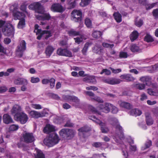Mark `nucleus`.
Listing matches in <instances>:
<instances>
[{"label":"nucleus","mask_w":158,"mask_h":158,"mask_svg":"<svg viewBox=\"0 0 158 158\" xmlns=\"http://www.w3.org/2000/svg\"><path fill=\"white\" fill-rule=\"evenodd\" d=\"M110 124L112 125L115 129L114 132L116 137L114 139L117 143H119L120 141V139L123 138L124 135L123 132V128L120 125L118 119L115 118H111L109 119Z\"/></svg>","instance_id":"nucleus-1"},{"label":"nucleus","mask_w":158,"mask_h":158,"mask_svg":"<svg viewBox=\"0 0 158 158\" xmlns=\"http://www.w3.org/2000/svg\"><path fill=\"white\" fill-rule=\"evenodd\" d=\"M18 5L17 4L15 3L11 6L10 7V10L12 11L13 13V16L14 18V19H23L26 17L25 15L23 13L17 11Z\"/></svg>","instance_id":"nucleus-2"},{"label":"nucleus","mask_w":158,"mask_h":158,"mask_svg":"<svg viewBox=\"0 0 158 158\" xmlns=\"http://www.w3.org/2000/svg\"><path fill=\"white\" fill-rule=\"evenodd\" d=\"M14 119L15 121L19 122L21 124H24L27 122L28 117L27 115L23 111L16 115H14Z\"/></svg>","instance_id":"nucleus-3"},{"label":"nucleus","mask_w":158,"mask_h":158,"mask_svg":"<svg viewBox=\"0 0 158 158\" xmlns=\"http://www.w3.org/2000/svg\"><path fill=\"white\" fill-rule=\"evenodd\" d=\"M22 140L24 142L28 143L34 142L35 139L33 133L25 131L22 134Z\"/></svg>","instance_id":"nucleus-4"},{"label":"nucleus","mask_w":158,"mask_h":158,"mask_svg":"<svg viewBox=\"0 0 158 158\" xmlns=\"http://www.w3.org/2000/svg\"><path fill=\"white\" fill-rule=\"evenodd\" d=\"M26 49V43L24 40H23L19 45L17 46L16 49L17 56L19 58L22 57L23 55V52Z\"/></svg>","instance_id":"nucleus-5"},{"label":"nucleus","mask_w":158,"mask_h":158,"mask_svg":"<svg viewBox=\"0 0 158 158\" xmlns=\"http://www.w3.org/2000/svg\"><path fill=\"white\" fill-rule=\"evenodd\" d=\"M82 12L79 10H74L71 13V19L75 22H80L82 19Z\"/></svg>","instance_id":"nucleus-6"},{"label":"nucleus","mask_w":158,"mask_h":158,"mask_svg":"<svg viewBox=\"0 0 158 158\" xmlns=\"http://www.w3.org/2000/svg\"><path fill=\"white\" fill-rule=\"evenodd\" d=\"M2 31L4 35L6 36H10L13 35L14 28L11 25H5L3 27Z\"/></svg>","instance_id":"nucleus-7"},{"label":"nucleus","mask_w":158,"mask_h":158,"mask_svg":"<svg viewBox=\"0 0 158 158\" xmlns=\"http://www.w3.org/2000/svg\"><path fill=\"white\" fill-rule=\"evenodd\" d=\"M51 10L53 12L62 13L65 10L61 4L59 3H53L50 8Z\"/></svg>","instance_id":"nucleus-8"},{"label":"nucleus","mask_w":158,"mask_h":158,"mask_svg":"<svg viewBox=\"0 0 158 158\" xmlns=\"http://www.w3.org/2000/svg\"><path fill=\"white\" fill-rule=\"evenodd\" d=\"M90 130L89 127L87 126H84L78 129V134L81 138H85L89 135L88 133L87 132Z\"/></svg>","instance_id":"nucleus-9"},{"label":"nucleus","mask_w":158,"mask_h":158,"mask_svg":"<svg viewBox=\"0 0 158 158\" xmlns=\"http://www.w3.org/2000/svg\"><path fill=\"white\" fill-rule=\"evenodd\" d=\"M29 114L33 118H38L44 117L47 113L43 111L41 112H39L35 110H31L29 112Z\"/></svg>","instance_id":"nucleus-10"},{"label":"nucleus","mask_w":158,"mask_h":158,"mask_svg":"<svg viewBox=\"0 0 158 158\" xmlns=\"http://www.w3.org/2000/svg\"><path fill=\"white\" fill-rule=\"evenodd\" d=\"M70 102H73V105L77 108H82V104L80 102V100L76 96H70Z\"/></svg>","instance_id":"nucleus-11"},{"label":"nucleus","mask_w":158,"mask_h":158,"mask_svg":"<svg viewBox=\"0 0 158 158\" xmlns=\"http://www.w3.org/2000/svg\"><path fill=\"white\" fill-rule=\"evenodd\" d=\"M111 104L109 103H106L104 104H99L98 105V108L100 110L106 113H108L110 111Z\"/></svg>","instance_id":"nucleus-12"},{"label":"nucleus","mask_w":158,"mask_h":158,"mask_svg":"<svg viewBox=\"0 0 158 158\" xmlns=\"http://www.w3.org/2000/svg\"><path fill=\"white\" fill-rule=\"evenodd\" d=\"M59 134L61 138L66 139L69 137V129L63 128L59 132Z\"/></svg>","instance_id":"nucleus-13"},{"label":"nucleus","mask_w":158,"mask_h":158,"mask_svg":"<svg viewBox=\"0 0 158 158\" xmlns=\"http://www.w3.org/2000/svg\"><path fill=\"white\" fill-rule=\"evenodd\" d=\"M45 34H48L44 36V39L46 40H47L49 38L52 36L50 31L43 30L41 34L38 35L36 39L39 40H41L43 35Z\"/></svg>","instance_id":"nucleus-14"},{"label":"nucleus","mask_w":158,"mask_h":158,"mask_svg":"<svg viewBox=\"0 0 158 158\" xmlns=\"http://www.w3.org/2000/svg\"><path fill=\"white\" fill-rule=\"evenodd\" d=\"M55 131V127L50 124H47L44 127L43 132L46 134H49Z\"/></svg>","instance_id":"nucleus-15"},{"label":"nucleus","mask_w":158,"mask_h":158,"mask_svg":"<svg viewBox=\"0 0 158 158\" xmlns=\"http://www.w3.org/2000/svg\"><path fill=\"white\" fill-rule=\"evenodd\" d=\"M92 50L94 52L100 54L103 52V48L100 45L96 43L95 46L92 48Z\"/></svg>","instance_id":"nucleus-16"},{"label":"nucleus","mask_w":158,"mask_h":158,"mask_svg":"<svg viewBox=\"0 0 158 158\" xmlns=\"http://www.w3.org/2000/svg\"><path fill=\"white\" fill-rule=\"evenodd\" d=\"M22 108L20 106L17 104L15 105L11 110V114L16 115L18 113H19L22 112Z\"/></svg>","instance_id":"nucleus-17"},{"label":"nucleus","mask_w":158,"mask_h":158,"mask_svg":"<svg viewBox=\"0 0 158 158\" xmlns=\"http://www.w3.org/2000/svg\"><path fill=\"white\" fill-rule=\"evenodd\" d=\"M36 18L38 20H49L51 18V16L49 13H44L43 15H37Z\"/></svg>","instance_id":"nucleus-18"},{"label":"nucleus","mask_w":158,"mask_h":158,"mask_svg":"<svg viewBox=\"0 0 158 158\" xmlns=\"http://www.w3.org/2000/svg\"><path fill=\"white\" fill-rule=\"evenodd\" d=\"M130 50L132 52H142L143 48L135 44H132L130 47Z\"/></svg>","instance_id":"nucleus-19"},{"label":"nucleus","mask_w":158,"mask_h":158,"mask_svg":"<svg viewBox=\"0 0 158 158\" xmlns=\"http://www.w3.org/2000/svg\"><path fill=\"white\" fill-rule=\"evenodd\" d=\"M3 120L4 123L6 124H9L13 122V121L10 116L8 114H5L3 115Z\"/></svg>","instance_id":"nucleus-20"},{"label":"nucleus","mask_w":158,"mask_h":158,"mask_svg":"<svg viewBox=\"0 0 158 158\" xmlns=\"http://www.w3.org/2000/svg\"><path fill=\"white\" fill-rule=\"evenodd\" d=\"M49 136L53 146L58 143L60 140L58 135L56 134H52Z\"/></svg>","instance_id":"nucleus-21"},{"label":"nucleus","mask_w":158,"mask_h":158,"mask_svg":"<svg viewBox=\"0 0 158 158\" xmlns=\"http://www.w3.org/2000/svg\"><path fill=\"white\" fill-rule=\"evenodd\" d=\"M57 54L60 56H69V51L66 49H58L57 51Z\"/></svg>","instance_id":"nucleus-22"},{"label":"nucleus","mask_w":158,"mask_h":158,"mask_svg":"<svg viewBox=\"0 0 158 158\" xmlns=\"http://www.w3.org/2000/svg\"><path fill=\"white\" fill-rule=\"evenodd\" d=\"M34 6V10L39 13L43 14V7L39 2H35Z\"/></svg>","instance_id":"nucleus-23"},{"label":"nucleus","mask_w":158,"mask_h":158,"mask_svg":"<svg viewBox=\"0 0 158 158\" xmlns=\"http://www.w3.org/2000/svg\"><path fill=\"white\" fill-rule=\"evenodd\" d=\"M54 50L55 48L52 46L48 45L47 47L45 49V53L48 57L50 56Z\"/></svg>","instance_id":"nucleus-24"},{"label":"nucleus","mask_w":158,"mask_h":158,"mask_svg":"<svg viewBox=\"0 0 158 158\" xmlns=\"http://www.w3.org/2000/svg\"><path fill=\"white\" fill-rule=\"evenodd\" d=\"M103 82L110 85L118 84L122 81L121 80H102Z\"/></svg>","instance_id":"nucleus-25"},{"label":"nucleus","mask_w":158,"mask_h":158,"mask_svg":"<svg viewBox=\"0 0 158 158\" xmlns=\"http://www.w3.org/2000/svg\"><path fill=\"white\" fill-rule=\"evenodd\" d=\"M98 124L101 126V130L102 133H106L109 132V129L106 127V123H102L101 121Z\"/></svg>","instance_id":"nucleus-26"},{"label":"nucleus","mask_w":158,"mask_h":158,"mask_svg":"<svg viewBox=\"0 0 158 158\" xmlns=\"http://www.w3.org/2000/svg\"><path fill=\"white\" fill-rule=\"evenodd\" d=\"M119 105L120 107L127 109H130L132 108V106L131 104L125 102H121L119 103Z\"/></svg>","instance_id":"nucleus-27"},{"label":"nucleus","mask_w":158,"mask_h":158,"mask_svg":"<svg viewBox=\"0 0 158 158\" xmlns=\"http://www.w3.org/2000/svg\"><path fill=\"white\" fill-rule=\"evenodd\" d=\"M84 73L85 72L84 71H80L79 72L78 74L80 76L82 77H86L84 79H94L95 78L94 76L90 75L89 74H85Z\"/></svg>","instance_id":"nucleus-28"},{"label":"nucleus","mask_w":158,"mask_h":158,"mask_svg":"<svg viewBox=\"0 0 158 158\" xmlns=\"http://www.w3.org/2000/svg\"><path fill=\"white\" fill-rule=\"evenodd\" d=\"M141 114V111L137 109H132L130 111V114L132 115L139 116Z\"/></svg>","instance_id":"nucleus-29"},{"label":"nucleus","mask_w":158,"mask_h":158,"mask_svg":"<svg viewBox=\"0 0 158 158\" xmlns=\"http://www.w3.org/2000/svg\"><path fill=\"white\" fill-rule=\"evenodd\" d=\"M113 15L117 23H119L122 21V16L118 12L114 13Z\"/></svg>","instance_id":"nucleus-30"},{"label":"nucleus","mask_w":158,"mask_h":158,"mask_svg":"<svg viewBox=\"0 0 158 158\" xmlns=\"http://www.w3.org/2000/svg\"><path fill=\"white\" fill-rule=\"evenodd\" d=\"M50 136L45 138L44 140V143L47 146L51 147L53 146Z\"/></svg>","instance_id":"nucleus-31"},{"label":"nucleus","mask_w":158,"mask_h":158,"mask_svg":"<svg viewBox=\"0 0 158 158\" xmlns=\"http://www.w3.org/2000/svg\"><path fill=\"white\" fill-rule=\"evenodd\" d=\"M25 18L19 19V21L18 25V27L19 29L23 28L25 25Z\"/></svg>","instance_id":"nucleus-32"},{"label":"nucleus","mask_w":158,"mask_h":158,"mask_svg":"<svg viewBox=\"0 0 158 158\" xmlns=\"http://www.w3.org/2000/svg\"><path fill=\"white\" fill-rule=\"evenodd\" d=\"M146 121L147 124L148 126L151 125L153 123V120L150 115H146Z\"/></svg>","instance_id":"nucleus-33"},{"label":"nucleus","mask_w":158,"mask_h":158,"mask_svg":"<svg viewBox=\"0 0 158 158\" xmlns=\"http://www.w3.org/2000/svg\"><path fill=\"white\" fill-rule=\"evenodd\" d=\"M138 34L137 31H134L130 35V39L131 41H133L138 38Z\"/></svg>","instance_id":"nucleus-34"},{"label":"nucleus","mask_w":158,"mask_h":158,"mask_svg":"<svg viewBox=\"0 0 158 158\" xmlns=\"http://www.w3.org/2000/svg\"><path fill=\"white\" fill-rule=\"evenodd\" d=\"M91 45V44L89 42H87L85 44L84 47L83 48V49L82 50V52L83 55H86V53L88 48L89 46Z\"/></svg>","instance_id":"nucleus-35"},{"label":"nucleus","mask_w":158,"mask_h":158,"mask_svg":"<svg viewBox=\"0 0 158 158\" xmlns=\"http://www.w3.org/2000/svg\"><path fill=\"white\" fill-rule=\"evenodd\" d=\"M102 33L99 31H94L92 34V35L93 37L97 38L100 37L102 35Z\"/></svg>","instance_id":"nucleus-36"},{"label":"nucleus","mask_w":158,"mask_h":158,"mask_svg":"<svg viewBox=\"0 0 158 158\" xmlns=\"http://www.w3.org/2000/svg\"><path fill=\"white\" fill-rule=\"evenodd\" d=\"M152 141L150 140H148L145 143L144 146L142 147V149L144 150L146 148H148L152 145Z\"/></svg>","instance_id":"nucleus-37"},{"label":"nucleus","mask_w":158,"mask_h":158,"mask_svg":"<svg viewBox=\"0 0 158 158\" xmlns=\"http://www.w3.org/2000/svg\"><path fill=\"white\" fill-rule=\"evenodd\" d=\"M35 30L34 31V32H35L36 35L40 34L43 31L41 29H39V25L37 24H35Z\"/></svg>","instance_id":"nucleus-38"},{"label":"nucleus","mask_w":158,"mask_h":158,"mask_svg":"<svg viewBox=\"0 0 158 158\" xmlns=\"http://www.w3.org/2000/svg\"><path fill=\"white\" fill-rule=\"evenodd\" d=\"M28 4L26 2L23 3L20 6V9L23 12H25L26 13H27V7Z\"/></svg>","instance_id":"nucleus-39"},{"label":"nucleus","mask_w":158,"mask_h":158,"mask_svg":"<svg viewBox=\"0 0 158 158\" xmlns=\"http://www.w3.org/2000/svg\"><path fill=\"white\" fill-rule=\"evenodd\" d=\"M144 40L147 42H151L153 41L154 40L150 35L147 34L145 36Z\"/></svg>","instance_id":"nucleus-40"},{"label":"nucleus","mask_w":158,"mask_h":158,"mask_svg":"<svg viewBox=\"0 0 158 158\" xmlns=\"http://www.w3.org/2000/svg\"><path fill=\"white\" fill-rule=\"evenodd\" d=\"M134 87L140 90L144 89L145 87V85L144 84H134L133 85Z\"/></svg>","instance_id":"nucleus-41"},{"label":"nucleus","mask_w":158,"mask_h":158,"mask_svg":"<svg viewBox=\"0 0 158 158\" xmlns=\"http://www.w3.org/2000/svg\"><path fill=\"white\" fill-rule=\"evenodd\" d=\"M19 128V126L18 125L12 124L10 126L9 130L10 131H15L18 130Z\"/></svg>","instance_id":"nucleus-42"},{"label":"nucleus","mask_w":158,"mask_h":158,"mask_svg":"<svg viewBox=\"0 0 158 158\" xmlns=\"http://www.w3.org/2000/svg\"><path fill=\"white\" fill-rule=\"evenodd\" d=\"M91 0H82L80 3V5L84 7L88 5L89 3Z\"/></svg>","instance_id":"nucleus-43"},{"label":"nucleus","mask_w":158,"mask_h":158,"mask_svg":"<svg viewBox=\"0 0 158 158\" xmlns=\"http://www.w3.org/2000/svg\"><path fill=\"white\" fill-rule=\"evenodd\" d=\"M83 36L81 35H80V37H77L74 38V39L76 43H77L79 44L83 40Z\"/></svg>","instance_id":"nucleus-44"},{"label":"nucleus","mask_w":158,"mask_h":158,"mask_svg":"<svg viewBox=\"0 0 158 158\" xmlns=\"http://www.w3.org/2000/svg\"><path fill=\"white\" fill-rule=\"evenodd\" d=\"M35 158H45L43 153L40 151H37V154L35 156Z\"/></svg>","instance_id":"nucleus-45"},{"label":"nucleus","mask_w":158,"mask_h":158,"mask_svg":"<svg viewBox=\"0 0 158 158\" xmlns=\"http://www.w3.org/2000/svg\"><path fill=\"white\" fill-rule=\"evenodd\" d=\"M111 106H110V109L111 110L112 113L113 114L117 113L118 111V108L111 104Z\"/></svg>","instance_id":"nucleus-46"},{"label":"nucleus","mask_w":158,"mask_h":158,"mask_svg":"<svg viewBox=\"0 0 158 158\" xmlns=\"http://www.w3.org/2000/svg\"><path fill=\"white\" fill-rule=\"evenodd\" d=\"M85 23L88 27L90 28L91 27L92 23L89 19L86 18L85 20Z\"/></svg>","instance_id":"nucleus-47"},{"label":"nucleus","mask_w":158,"mask_h":158,"mask_svg":"<svg viewBox=\"0 0 158 158\" xmlns=\"http://www.w3.org/2000/svg\"><path fill=\"white\" fill-rule=\"evenodd\" d=\"M120 78L121 79H134L131 75L129 74L122 75Z\"/></svg>","instance_id":"nucleus-48"},{"label":"nucleus","mask_w":158,"mask_h":158,"mask_svg":"<svg viewBox=\"0 0 158 158\" xmlns=\"http://www.w3.org/2000/svg\"><path fill=\"white\" fill-rule=\"evenodd\" d=\"M89 118L98 124L101 122L100 120L94 116H89Z\"/></svg>","instance_id":"nucleus-49"},{"label":"nucleus","mask_w":158,"mask_h":158,"mask_svg":"<svg viewBox=\"0 0 158 158\" xmlns=\"http://www.w3.org/2000/svg\"><path fill=\"white\" fill-rule=\"evenodd\" d=\"M102 45L104 47L110 48H112L114 46L113 44H110L105 42H103L102 43Z\"/></svg>","instance_id":"nucleus-50"},{"label":"nucleus","mask_w":158,"mask_h":158,"mask_svg":"<svg viewBox=\"0 0 158 158\" xmlns=\"http://www.w3.org/2000/svg\"><path fill=\"white\" fill-rule=\"evenodd\" d=\"M31 106L36 109H41L42 108V106L39 104H32L31 105Z\"/></svg>","instance_id":"nucleus-51"},{"label":"nucleus","mask_w":158,"mask_h":158,"mask_svg":"<svg viewBox=\"0 0 158 158\" xmlns=\"http://www.w3.org/2000/svg\"><path fill=\"white\" fill-rule=\"evenodd\" d=\"M103 73H104L105 75H109L110 74L111 72L110 70L107 69H104L101 72V74H103Z\"/></svg>","instance_id":"nucleus-52"},{"label":"nucleus","mask_w":158,"mask_h":158,"mask_svg":"<svg viewBox=\"0 0 158 158\" xmlns=\"http://www.w3.org/2000/svg\"><path fill=\"white\" fill-rule=\"evenodd\" d=\"M70 34L74 36L78 35L80 34V32L79 31H77L71 29L70 30Z\"/></svg>","instance_id":"nucleus-53"},{"label":"nucleus","mask_w":158,"mask_h":158,"mask_svg":"<svg viewBox=\"0 0 158 158\" xmlns=\"http://www.w3.org/2000/svg\"><path fill=\"white\" fill-rule=\"evenodd\" d=\"M119 57L120 58H126L127 56V54L126 52H121L119 53Z\"/></svg>","instance_id":"nucleus-54"},{"label":"nucleus","mask_w":158,"mask_h":158,"mask_svg":"<svg viewBox=\"0 0 158 158\" xmlns=\"http://www.w3.org/2000/svg\"><path fill=\"white\" fill-rule=\"evenodd\" d=\"M152 14L155 19H158V9H156L152 11Z\"/></svg>","instance_id":"nucleus-55"},{"label":"nucleus","mask_w":158,"mask_h":158,"mask_svg":"<svg viewBox=\"0 0 158 158\" xmlns=\"http://www.w3.org/2000/svg\"><path fill=\"white\" fill-rule=\"evenodd\" d=\"M84 81L87 83H89L92 84H95L97 82L96 80H85Z\"/></svg>","instance_id":"nucleus-56"},{"label":"nucleus","mask_w":158,"mask_h":158,"mask_svg":"<svg viewBox=\"0 0 158 158\" xmlns=\"http://www.w3.org/2000/svg\"><path fill=\"white\" fill-rule=\"evenodd\" d=\"M23 80H14V83L17 85H22L23 83Z\"/></svg>","instance_id":"nucleus-57"},{"label":"nucleus","mask_w":158,"mask_h":158,"mask_svg":"<svg viewBox=\"0 0 158 158\" xmlns=\"http://www.w3.org/2000/svg\"><path fill=\"white\" fill-rule=\"evenodd\" d=\"M102 145V143L99 142H94L92 144L93 146L96 148H98L101 147Z\"/></svg>","instance_id":"nucleus-58"},{"label":"nucleus","mask_w":158,"mask_h":158,"mask_svg":"<svg viewBox=\"0 0 158 158\" xmlns=\"http://www.w3.org/2000/svg\"><path fill=\"white\" fill-rule=\"evenodd\" d=\"M84 94L90 97H94L95 96L94 94L91 91H85L84 92Z\"/></svg>","instance_id":"nucleus-59"},{"label":"nucleus","mask_w":158,"mask_h":158,"mask_svg":"<svg viewBox=\"0 0 158 158\" xmlns=\"http://www.w3.org/2000/svg\"><path fill=\"white\" fill-rule=\"evenodd\" d=\"M135 24L137 27H140L143 24V21L141 19H140L139 21L135 22Z\"/></svg>","instance_id":"nucleus-60"},{"label":"nucleus","mask_w":158,"mask_h":158,"mask_svg":"<svg viewBox=\"0 0 158 158\" xmlns=\"http://www.w3.org/2000/svg\"><path fill=\"white\" fill-rule=\"evenodd\" d=\"M110 69L112 70V72L114 73H118L121 71V69H115L111 67H110Z\"/></svg>","instance_id":"nucleus-61"},{"label":"nucleus","mask_w":158,"mask_h":158,"mask_svg":"<svg viewBox=\"0 0 158 158\" xmlns=\"http://www.w3.org/2000/svg\"><path fill=\"white\" fill-rule=\"evenodd\" d=\"M86 89L88 90H97L98 89V88L95 86H91L89 87H86Z\"/></svg>","instance_id":"nucleus-62"},{"label":"nucleus","mask_w":158,"mask_h":158,"mask_svg":"<svg viewBox=\"0 0 158 158\" xmlns=\"http://www.w3.org/2000/svg\"><path fill=\"white\" fill-rule=\"evenodd\" d=\"M95 101H96L102 103L103 102V100L99 97L97 96H94V98H93Z\"/></svg>","instance_id":"nucleus-63"},{"label":"nucleus","mask_w":158,"mask_h":158,"mask_svg":"<svg viewBox=\"0 0 158 158\" xmlns=\"http://www.w3.org/2000/svg\"><path fill=\"white\" fill-rule=\"evenodd\" d=\"M7 88L5 86L0 87V93H2L6 92L7 90Z\"/></svg>","instance_id":"nucleus-64"}]
</instances>
